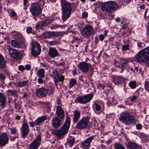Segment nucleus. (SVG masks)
I'll use <instances>...</instances> for the list:
<instances>
[{"mask_svg":"<svg viewBox=\"0 0 149 149\" xmlns=\"http://www.w3.org/2000/svg\"><path fill=\"white\" fill-rule=\"evenodd\" d=\"M41 65L43 67L46 68H48L49 65L45 63H40Z\"/></svg>","mask_w":149,"mask_h":149,"instance_id":"51","label":"nucleus"},{"mask_svg":"<svg viewBox=\"0 0 149 149\" xmlns=\"http://www.w3.org/2000/svg\"><path fill=\"white\" fill-rule=\"evenodd\" d=\"M80 112L77 110H75L73 111V122L76 123L78 122V120L80 117Z\"/></svg>","mask_w":149,"mask_h":149,"instance_id":"27","label":"nucleus"},{"mask_svg":"<svg viewBox=\"0 0 149 149\" xmlns=\"http://www.w3.org/2000/svg\"><path fill=\"white\" fill-rule=\"evenodd\" d=\"M127 149H142V147L136 143L131 142H128L126 144Z\"/></svg>","mask_w":149,"mask_h":149,"instance_id":"24","label":"nucleus"},{"mask_svg":"<svg viewBox=\"0 0 149 149\" xmlns=\"http://www.w3.org/2000/svg\"><path fill=\"white\" fill-rule=\"evenodd\" d=\"M111 78L112 82L115 84H120L125 80V78L121 76H112Z\"/></svg>","mask_w":149,"mask_h":149,"instance_id":"22","label":"nucleus"},{"mask_svg":"<svg viewBox=\"0 0 149 149\" xmlns=\"http://www.w3.org/2000/svg\"><path fill=\"white\" fill-rule=\"evenodd\" d=\"M104 35L102 34H100L99 36V38L100 40L102 41L104 39Z\"/></svg>","mask_w":149,"mask_h":149,"instance_id":"55","label":"nucleus"},{"mask_svg":"<svg viewBox=\"0 0 149 149\" xmlns=\"http://www.w3.org/2000/svg\"><path fill=\"white\" fill-rule=\"evenodd\" d=\"M16 38L18 39L19 42L21 44L22 46L25 45V40L21 34L19 33H18L16 35Z\"/></svg>","mask_w":149,"mask_h":149,"instance_id":"29","label":"nucleus"},{"mask_svg":"<svg viewBox=\"0 0 149 149\" xmlns=\"http://www.w3.org/2000/svg\"><path fill=\"white\" fill-rule=\"evenodd\" d=\"M45 71L43 69H40L38 70L36 74L38 77L44 78L45 77Z\"/></svg>","mask_w":149,"mask_h":149,"instance_id":"33","label":"nucleus"},{"mask_svg":"<svg viewBox=\"0 0 149 149\" xmlns=\"http://www.w3.org/2000/svg\"><path fill=\"white\" fill-rule=\"evenodd\" d=\"M18 91L15 90L9 89L6 91L7 95L8 96H17V93Z\"/></svg>","mask_w":149,"mask_h":149,"instance_id":"31","label":"nucleus"},{"mask_svg":"<svg viewBox=\"0 0 149 149\" xmlns=\"http://www.w3.org/2000/svg\"><path fill=\"white\" fill-rule=\"evenodd\" d=\"M18 69L19 70L23 71L24 70L25 68L23 65H20L18 67Z\"/></svg>","mask_w":149,"mask_h":149,"instance_id":"54","label":"nucleus"},{"mask_svg":"<svg viewBox=\"0 0 149 149\" xmlns=\"http://www.w3.org/2000/svg\"><path fill=\"white\" fill-rule=\"evenodd\" d=\"M60 34V33L59 32L46 31L43 33L40 36V37L41 39H47L50 38L52 36H61Z\"/></svg>","mask_w":149,"mask_h":149,"instance_id":"17","label":"nucleus"},{"mask_svg":"<svg viewBox=\"0 0 149 149\" xmlns=\"http://www.w3.org/2000/svg\"><path fill=\"white\" fill-rule=\"evenodd\" d=\"M130 87L132 89H134L136 87V83L134 81H131L129 84Z\"/></svg>","mask_w":149,"mask_h":149,"instance_id":"37","label":"nucleus"},{"mask_svg":"<svg viewBox=\"0 0 149 149\" xmlns=\"http://www.w3.org/2000/svg\"><path fill=\"white\" fill-rule=\"evenodd\" d=\"M47 119L46 116H41L37 118L35 121L29 122V123L31 126L32 127H34L35 125H40L45 120Z\"/></svg>","mask_w":149,"mask_h":149,"instance_id":"16","label":"nucleus"},{"mask_svg":"<svg viewBox=\"0 0 149 149\" xmlns=\"http://www.w3.org/2000/svg\"><path fill=\"white\" fill-rule=\"evenodd\" d=\"M32 31V29L31 27H28L26 29V32L28 33H31Z\"/></svg>","mask_w":149,"mask_h":149,"instance_id":"52","label":"nucleus"},{"mask_svg":"<svg viewBox=\"0 0 149 149\" xmlns=\"http://www.w3.org/2000/svg\"><path fill=\"white\" fill-rule=\"evenodd\" d=\"M28 95H27V93H25L22 97V98H27V97H28Z\"/></svg>","mask_w":149,"mask_h":149,"instance_id":"61","label":"nucleus"},{"mask_svg":"<svg viewBox=\"0 0 149 149\" xmlns=\"http://www.w3.org/2000/svg\"><path fill=\"white\" fill-rule=\"evenodd\" d=\"M144 88L145 89L148 91V89L149 88V81H146L145 82Z\"/></svg>","mask_w":149,"mask_h":149,"instance_id":"41","label":"nucleus"},{"mask_svg":"<svg viewBox=\"0 0 149 149\" xmlns=\"http://www.w3.org/2000/svg\"><path fill=\"white\" fill-rule=\"evenodd\" d=\"M6 78V77L3 74H0V79L1 80H4Z\"/></svg>","mask_w":149,"mask_h":149,"instance_id":"53","label":"nucleus"},{"mask_svg":"<svg viewBox=\"0 0 149 149\" xmlns=\"http://www.w3.org/2000/svg\"><path fill=\"white\" fill-rule=\"evenodd\" d=\"M36 29L39 30L40 29H42L43 28L41 26V24L40 25L39 24H37L36 25Z\"/></svg>","mask_w":149,"mask_h":149,"instance_id":"45","label":"nucleus"},{"mask_svg":"<svg viewBox=\"0 0 149 149\" xmlns=\"http://www.w3.org/2000/svg\"><path fill=\"white\" fill-rule=\"evenodd\" d=\"M82 17L84 18H86L88 17V14L86 12H84L82 14Z\"/></svg>","mask_w":149,"mask_h":149,"instance_id":"49","label":"nucleus"},{"mask_svg":"<svg viewBox=\"0 0 149 149\" xmlns=\"http://www.w3.org/2000/svg\"><path fill=\"white\" fill-rule=\"evenodd\" d=\"M61 6L62 10V19L63 22H64L70 16L72 7L71 4L65 0H61Z\"/></svg>","mask_w":149,"mask_h":149,"instance_id":"4","label":"nucleus"},{"mask_svg":"<svg viewBox=\"0 0 149 149\" xmlns=\"http://www.w3.org/2000/svg\"><path fill=\"white\" fill-rule=\"evenodd\" d=\"M102 8L103 12L108 13L117 10L118 8V6L115 1H110L103 3L102 5Z\"/></svg>","mask_w":149,"mask_h":149,"instance_id":"5","label":"nucleus"},{"mask_svg":"<svg viewBox=\"0 0 149 149\" xmlns=\"http://www.w3.org/2000/svg\"><path fill=\"white\" fill-rule=\"evenodd\" d=\"M94 105L95 106V108L96 111H99L101 109V107L100 106L98 105V104L95 103L94 104Z\"/></svg>","mask_w":149,"mask_h":149,"instance_id":"40","label":"nucleus"},{"mask_svg":"<svg viewBox=\"0 0 149 149\" xmlns=\"http://www.w3.org/2000/svg\"><path fill=\"white\" fill-rule=\"evenodd\" d=\"M138 71V68L136 66L134 67V69L133 71L132 72V73L133 74H134L135 72H137Z\"/></svg>","mask_w":149,"mask_h":149,"instance_id":"58","label":"nucleus"},{"mask_svg":"<svg viewBox=\"0 0 149 149\" xmlns=\"http://www.w3.org/2000/svg\"><path fill=\"white\" fill-rule=\"evenodd\" d=\"M9 138L7 134L3 133L0 135V146L3 147L8 143Z\"/></svg>","mask_w":149,"mask_h":149,"instance_id":"20","label":"nucleus"},{"mask_svg":"<svg viewBox=\"0 0 149 149\" xmlns=\"http://www.w3.org/2000/svg\"><path fill=\"white\" fill-rule=\"evenodd\" d=\"M137 46L139 48H141L143 47V45H144V44L141 42H138L137 43Z\"/></svg>","mask_w":149,"mask_h":149,"instance_id":"47","label":"nucleus"},{"mask_svg":"<svg viewBox=\"0 0 149 149\" xmlns=\"http://www.w3.org/2000/svg\"><path fill=\"white\" fill-rule=\"evenodd\" d=\"M119 118L122 123L128 125H134L136 124L137 120L134 116L131 115L126 111L121 113Z\"/></svg>","mask_w":149,"mask_h":149,"instance_id":"3","label":"nucleus"},{"mask_svg":"<svg viewBox=\"0 0 149 149\" xmlns=\"http://www.w3.org/2000/svg\"><path fill=\"white\" fill-rule=\"evenodd\" d=\"M63 26L61 25H58L57 24H54L52 25V27L53 28H57L59 27L62 28Z\"/></svg>","mask_w":149,"mask_h":149,"instance_id":"46","label":"nucleus"},{"mask_svg":"<svg viewBox=\"0 0 149 149\" xmlns=\"http://www.w3.org/2000/svg\"><path fill=\"white\" fill-rule=\"evenodd\" d=\"M6 66V61L3 56L0 54V69L4 68Z\"/></svg>","mask_w":149,"mask_h":149,"instance_id":"32","label":"nucleus"},{"mask_svg":"<svg viewBox=\"0 0 149 149\" xmlns=\"http://www.w3.org/2000/svg\"><path fill=\"white\" fill-rule=\"evenodd\" d=\"M6 98L3 94L0 92V107L2 109L4 108L6 102Z\"/></svg>","mask_w":149,"mask_h":149,"instance_id":"28","label":"nucleus"},{"mask_svg":"<svg viewBox=\"0 0 149 149\" xmlns=\"http://www.w3.org/2000/svg\"><path fill=\"white\" fill-rule=\"evenodd\" d=\"M8 51L11 57L17 59H19L21 58L22 54L19 51L12 48H8Z\"/></svg>","mask_w":149,"mask_h":149,"instance_id":"12","label":"nucleus"},{"mask_svg":"<svg viewBox=\"0 0 149 149\" xmlns=\"http://www.w3.org/2000/svg\"><path fill=\"white\" fill-rule=\"evenodd\" d=\"M128 62V60L124 58H120L118 61H116L114 63L115 66L117 68L124 67L127 65Z\"/></svg>","mask_w":149,"mask_h":149,"instance_id":"21","label":"nucleus"},{"mask_svg":"<svg viewBox=\"0 0 149 149\" xmlns=\"http://www.w3.org/2000/svg\"><path fill=\"white\" fill-rule=\"evenodd\" d=\"M52 76L55 84H56L59 81L62 82L65 79L64 76L60 75V73L56 70L52 72Z\"/></svg>","mask_w":149,"mask_h":149,"instance_id":"11","label":"nucleus"},{"mask_svg":"<svg viewBox=\"0 0 149 149\" xmlns=\"http://www.w3.org/2000/svg\"><path fill=\"white\" fill-rule=\"evenodd\" d=\"M93 96L92 94H89L82 97H77V100L80 103L84 104L90 101L92 98Z\"/></svg>","mask_w":149,"mask_h":149,"instance_id":"15","label":"nucleus"},{"mask_svg":"<svg viewBox=\"0 0 149 149\" xmlns=\"http://www.w3.org/2000/svg\"><path fill=\"white\" fill-rule=\"evenodd\" d=\"M137 97L136 95H133L131 98L130 97V100L132 102L134 101L137 98Z\"/></svg>","mask_w":149,"mask_h":149,"instance_id":"50","label":"nucleus"},{"mask_svg":"<svg viewBox=\"0 0 149 149\" xmlns=\"http://www.w3.org/2000/svg\"><path fill=\"white\" fill-rule=\"evenodd\" d=\"M41 136L39 134L30 144L29 149H37L41 143Z\"/></svg>","mask_w":149,"mask_h":149,"instance_id":"13","label":"nucleus"},{"mask_svg":"<svg viewBox=\"0 0 149 149\" xmlns=\"http://www.w3.org/2000/svg\"><path fill=\"white\" fill-rule=\"evenodd\" d=\"M70 124V119L67 117L64 124L60 129L53 131V133L57 137L63 139L67 133Z\"/></svg>","mask_w":149,"mask_h":149,"instance_id":"2","label":"nucleus"},{"mask_svg":"<svg viewBox=\"0 0 149 149\" xmlns=\"http://www.w3.org/2000/svg\"><path fill=\"white\" fill-rule=\"evenodd\" d=\"M136 128L138 130H140L142 127V125L140 124H137L136 125Z\"/></svg>","mask_w":149,"mask_h":149,"instance_id":"57","label":"nucleus"},{"mask_svg":"<svg viewBox=\"0 0 149 149\" xmlns=\"http://www.w3.org/2000/svg\"><path fill=\"white\" fill-rule=\"evenodd\" d=\"M48 55L51 58H54L59 56L58 52L57 50L52 47L49 49Z\"/></svg>","mask_w":149,"mask_h":149,"instance_id":"25","label":"nucleus"},{"mask_svg":"<svg viewBox=\"0 0 149 149\" xmlns=\"http://www.w3.org/2000/svg\"><path fill=\"white\" fill-rule=\"evenodd\" d=\"M75 141V139H71L68 141L67 142V144L70 146V147H72Z\"/></svg>","mask_w":149,"mask_h":149,"instance_id":"39","label":"nucleus"},{"mask_svg":"<svg viewBox=\"0 0 149 149\" xmlns=\"http://www.w3.org/2000/svg\"><path fill=\"white\" fill-rule=\"evenodd\" d=\"M80 40V39L79 38H77L75 37H73V39L72 41V43H73L75 42H77Z\"/></svg>","mask_w":149,"mask_h":149,"instance_id":"43","label":"nucleus"},{"mask_svg":"<svg viewBox=\"0 0 149 149\" xmlns=\"http://www.w3.org/2000/svg\"><path fill=\"white\" fill-rule=\"evenodd\" d=\"M118 68L121 69V70H120V71H119L120 73H122L123 72V71L124 70V67H121V68Z\"/></svg>","mask_w":149,"mask_h":149,"instance_id":"60","label":"nucleus"},{"mask_svg":"<svg viewBox=\"0 0 149 149\" xmlns=\"http://www.w3.org/2000/svg\"><path fill=\"white\" fill-rule=\"evenodd\" d=\"M11 46L13 47L17 48H21L22 47V46L21 44L18 42L14 40H12L11 41Z\"/></svg>","mask_w":149,"mask_h":149,"instance_id":"30","label":"nucleus"},{"mask_svg":"<svg viewBox=\"0 0 149 149\" xmlns=\"http://www.w3.org/2000/svg\"><path fill=\"white\" fill-rule=\"evenodd\" d=\"M120 19L119 17H118L116 18V21L117 22H120Z\"/></svg>","mask_w":149,"mask_h":149,"instance_id":"63","label":"nucleus"},{"mask_svg":"<svg viewBox=\"0 0 149 149\" xmlns=\"http://www.w3.org/2000/svg\"><path fill=\"white\" fill-rule=\"evenodd\" d=\"M114 147L115 149H125L124 147L119 143H115Z\"/></svg>","mask_w":149,"mask_h":149,"instance_id":"36","label":"nucleus"},{"mask_svg":"<svg viewBox=\"0 0 149 149\" xmlns=\"http://www.w3.org/2000/svg\"><path fill=\"white\" fill-rule=\"evenodd\" d=\"M9 130L11 131V133L12 134H16L17 130L15 128H10Z\"/></svg>","mask_w":149,"mask_h":149,"instance_id":"44","label":"nucleus"},{"mask_svg":"<svg viewBox=\"0 0 149 149\" xmlns=\"http://www.w3.org/2000/svg\"><path fill=\"white\" fill-rule=\"evenodd\" d=\"M43 78L40 77L38 79V81L39 84H42L43 82V80L42 79Z\"/></svg>","mask_w":149,"mask_h":149,"instance_id":"56","label":"nucleus"},{"mask_svg":"<svg viewBox=\"0 0 149 149\" xmlns=\"http://www.w3.org/2000/svg\"><path fill=\"white\" fill-rule=\"evenodd\" d=\"M77 66L81 71L85 73L88 71L89 68L92 67V65L90 63L85 62H81L79 63Z\"/></svg>","mask_w":149,"mask_h":149,"instance_id":"14","label":"nucleus"},{"mask_svg":"<svg viewBox=\"0 0 149 149\" xmlns=\"http://www.w3.org/2000/svg\"><path fill=\"white\" fill-rule=\"evenodd\" d=\"M30 10L34 19L36 20L35 17L38 16L41 13V8L39 5L37 3H32L30 8Z\"/></svg>","mask_w":149,"mask_h":149,"instance_id":"8","label":"nucleus"},{"mask_svg":"<svg viewBox=\"0 0 149 149\" xmlns=\"http://www.w3.org/2000/svg\"><path fill=\"white\" fill-rule=\"evenodd\" d=\"M62 119L58 118L57 116L55 117L52 119V125L55 128H57L62 124L61 121Z\"/></svg>","mask_w":149,"mask_h":149,"instance_id":"23","label":"nucleus"},{"mask_svg":"<svg viewBox=\"0 0 149 149\" xmlns=\"http://www.w3.org/2000/svg\"><path fill=\"white\" fill-rule=\"evenodd\" d=\"M52 22L51 20L47 19L43 21L41 23L42 27L47 26L49 25Z\"/></svg>","mask_w":149,"mask_h":149,"instance_id":"34","label":"nucleus"},{"mask_svg":"<svg viewBox=\"0 0 149 149\" xmlns=\"http://www.w3.org/2000/svg\"><path fill=\"white\" fill-rule=\"evenodd\" d=\"M31 49L32 55L35 56L39 54L40 52L41 49L39 43L37 42L33 41L31 42Z\"/></svg>","mask_w":149,"mask_h":149,"instance_id":"9","label":"nucleus"},{"mask_svg":"<svg viewBox=\"0 0 149 149\" xmlns=\"http://www.w3.org/2000/svg\"><path fill=\"white\" fill-rule=\"evenodd\" d=\"M90 118L88 117L82 118L77 124L76 127L77 129L82 130L87 127Z\"/></svg>","mask_w":149,"mask_h":149,"instance_id":"10","label":"nucleus"},{"mask_svg":"<svg viewBox=\"0 0 149 149\" xmlns=\"http://www.w3.org/2000/svg\"><path fill=\"white\" fill-rule=\"evenodd\" d=\"M25 68L26 70H29L31 68V66L29 65H26L25 66Z\"/></svg>","mask_w":149,"mask_h":149,"instance_id":"59","label":"nucleus"},{"mask_svg":"<svg viewBox=\"0 0 149 149\" xmlns=\"http://www.w3.org/2000/svg\"><path fill=\"white\" fill-rule=\"evenodd\" d=\"M129 45H123L122 47V50L124 51L129 49Z\"/></svg>","mask_w":149,"mask_h":149,"instance_id":"42","label":"nucleus"},{"mask_svg":"<svg viewBox=\"0 0 149 149\" xmlns=\"http://www.w3.org/2000/svg\"><path fill=\"white\" fill-rule=\"evenodd\" d=\"M53 93L54 91L52 90L50 91L43 87L38 88L36 91V96L40 98H43L47 95H49Z\"/></svg>","mask_w":149,"mask_h":149,"instance_id":"7","label":"nucleus"},{"mask_svg":"<svg viewBox=\"0 0 149 149\" xmlns=\"http://www.w3.org/2000/svg\"><path fill=\"white\" fill-rule=\"evenodd\" d=\"M28 82V81H23L22 82H19L17 83V85L19 87L23 86L26 84Z\"/></svg>","mask_w":149,"mask_h":149,"instance_id":"38","label":"nucleus"},{"mask_svg":"<svg viewBox=\"0 0 149 149\" xmlns=\"http://www.w3.org/2000/svg\"><path fill=\"white\" fill-rule=\"evenodd\" d=\"M77 83V81L75 79L72 78L71 79L69 82V84L68 85L69 88H71L74 86Z\"/></svg>","mask_w":149,"mask_h":149,"instance_id":"35","label":"nucleus"},{"mask_svg":"<svg viewBox=\"0 0 149 149\" xmlns=\"http://www.w3.org/2000/svg\"><path fill=\"white\" fill-rule=\"evenodd\" d=\"M23 123L22 126V136L23 138L27 136L29 131V127L27 123L25 121V117L23 121Z\"/></svg>","mask_w":149,"mask_h":149,"instance_id":"18","label":"nucleus"},{"mask_svg":"<svg viewBox=\"0 0 149 149\" xmlns=\"http://www.w3.org/2000/svg\"><path fill=\"white\" fill-rule=\"evenodd\" d=\"M81 33L84 37L89 38L94 34L95 32L92 26L90 24H86L82 29Z\"/></svg>","mask_w":149,"mask_h":149,"instance_id":"6","label":"nucleus"},{"mask_svg":"<svg viewBox=\"0 0 149 149\" xmlns=\"http://www.w3.org/2000/svg\"><path fill=\"white\" fill-rule=\"evenodd\" d=\"M135 58L138 63H144L147 67L149 66V47L140 51Z\"/></svg>","mask_w":149,"mask_h":149,"instance_id":"1","label":"nucleus"},{"mask_svg":"<svg viewBox=\"0 0 149 149\" xmlns=\"http://www.w3.org/2000/svg\"><path fill=\"white\" fill-rule=\"evenodd\" d=\"M27 0H24V6L27 5L28 3Z\"/></svg>","mask_w":149,"mask_h":149,"instance_id":"62","label":"nucleus"},{"mask_svg":"<svg viewBox=\"0 0 149 149\" xmlns=\"http://www.w3.org/2000/svg\"><path fill=\"white\" fill-rule=\"evenodd\" d=\"M11 15L12 16L14 17L15 16L16 13L14 11H12L11 12Z\"/></svg>","mask_w":149,"mask_h":149,"instance_id":"64","label":"nucleus"},{"mask_svg":"<svg viewBox=\"0 0 149 149\" xmlns=\"http://www.w3.org/2000/svg\"><path fill=\"white\" fill-rule=\"evenodd\" d=\"M121 25L123 28L124 29L126 27V25L125 23V22L124 20L121 21Z\"/></svg>","mask_w":149,"mask_h":149,"instance_id":"48","label":"nucleus"},{"mask_svg":"<svg viewBox=\"0 0 149 149\" xmlns=\"http://www.w3.org/2000/svg\"><path fill=\"white\" fill-rule=\"evenodd\" d=\"M94 136H91L83 141L80 144L81 147L84 149H88L90 147V143L94 139Z\"/></svg>","mask_w":149,"mask_h":149,"instance_id":"19","label":"nucleus"},{"mask_svg":"<svg viewBox=\"0 0 149 149\" xmlns=\"http://www.w3.org/2000/svg\"><path fill=\"white\" fill-rule=\"evenodd\" d=\"M56 114L59 118L63 119L64 118V111L63 108L60 106H58L57 107Z\"/></svg>","mask_w":149,"mask_h":149,"instance_id":"26","label":"nucleus"}]
</instances>
